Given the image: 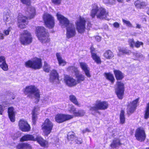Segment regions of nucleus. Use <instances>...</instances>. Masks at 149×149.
<instances>
[{
	"label": "nucleus",
	"instance_id": "nucleus-36",
	"mask_svg": "<svg viewBox=\"0 0 149 149\" xmlns=\"http://www.w3.org/2000/svg\"><path fill=\"white\" fill-rule=\"evenodd\" d=\"M85 113V112L84 111L82 110H79L76 112V113H74V117L82 116H84Z\"/></svg>",
	"mask_w": 149,
	"mask_h": 149
},
{
	"label": "nucleus",
	"instance_id": "nucleus-34",
	"mask_svg": "<svg viewBox=\"0 0 149 149\" xmlns=\"http://www.w3.org/2000/svg\"><path fill=\"white\" fill-rule=\"evenodd\" d=\"M124 113V111L123 110H122L120 114V122L122 124L124 123L125 121Z\"/></svg>",
	"mask_w": 149,
	"mask_h": 149
},
{
	"label": "nucleus",
	"instance_id": "nucleus-52",
	"mask_svg": "<svg viewBox=\"0 0 149 149\" xmlns=\"http://www.w3.org/2000/svg\"><path fill=\"white\" fill-rule=\"evenodd\" d=\"M75 141L78 144H81L82 143V139L80 138L77 139Z\"/></svg>",
	"mask_w": 149,
	"mask_h": 149
},
{
	"label": "nucleus",
	"instance_id": "nucleus-54",
	"mask_svg": "<svg viewBox=\"0 0 149 149\" xmlns=\"http://www.w3.org/2000/svg\"><path fill=\"white\" fill-rule=\"evenodd\" d=\"M10 31V30L9 29H8L7 30H5L3 32L4 34H5L6 35H8L9 34Z\"/></svg>",
	"mask_w": 149,
	"mask_h": 149
},
{
	"label": "nucleus",
	"instance_id": "nucleus-17",
	"mask_svg": "<svg viewBox=\"0 0 149 149\" xmlns=\"http://www.w3.org/2000/svg\"><path fill=\"white\" fill-rule=\"evenodd\" d=\"M64 81L66 84L69 87H73L77 84V81L75 79L67 76L65 77Z\"/></svg>",
	"mask_w": 149,
	"mask_h": 149
},
{
	"label": "nucleus",
	"instance_id": "nucleus-43",
	"mask_svg": "<svg viewBox=\"0 0 149 149\" xmlns=\"http://www.w3.org/2000/svg\"><path fill=\"white\" fill-rule=\"evenodd\" d=\"M103 1L105 3L109 5H113L115 2V0H103Z\"/></svg>",
	"mask_w": 149,
	"mask_h": 149
},
{
	"label": "nucleus",
	"instance_id": "nucleus-45",
	"mask_svg": "<svg viewBox=\"0 0 149 149\" xmlns=\"http://www.w3.org/2000/svg\"><path fill=\"white\" fill-rule=\"evenodd\" d=\"M122 21L123 23L125 24L127 26L130 27L132 26V24L129 21L125 20L123 19Z\"/></svg>",
	"mask_w": 149,
	"mask_h": 149
},
{
	"label": "nucleus",
	"instance_id": "nucleus-12",
	"mask_svg": "<svg viewBox=\"0 0 149 149\" xmlns=\"http://www.w3.org/2000/svg\"><path fill=\"white\" fill-rule=\"evenodd\" d=\"M86 21L83 17H80L79 20L76 23V28L78 32L82 33L84 32L86 29Z\"/></svg>",
	"mask_w": 149,
	"mask_h": 149
},
{
	"label": "nucleus",
	"instance_id": "nucleus-14",
	"mask_svg": "<svg viewBox=\"0 0 149 149\" xmlns=\"http://www.w3.org/2000/svg\"><path fill=\"white\" fill-rule=\"evenodd\" d=\"M73 118V115L58 114L56 116L55 119L57 122L62 123Z\"/></svg>",
	"mask_w": 149,
	"mask_h": 149
},
{
	"label": "nucleus",
	"instance_id": "nucleus-58",
	"mask_svg": "<svg viewBox=\"0 0 149 149\" xmlns=\"http://www.w3.org/2000/svg\"><path fill=\"white\" fill-rule=\"evenodd\" d=\"M3 34L2 33L0 32V39H3L4 38V36Z\"/></svg>",
	"mask_w": 149,
	"mask_h": 149
},
{
	"label": "nucleus",
	"instance_id": "nucleus-1",
	"mask_svg": "<svg viewBox=\"0 0 149 149\" xmlns=\"http://www.w3.org/2000/svg\"><path fill=\"white\" fill-rule=\"evenodd\" d=\"M56 16L62 28L66 27V36L67 38L69 39L74 36L76 33L74 25L70 23L68 19L59 13H57Z\"/></svg>",
	"mask_w": 149,
	"mask_h": 149
},
{
	"label": "nucleus",
	"instance_id": "nucleus-32",
	"mask_svg": "<svg viewBox=\"0 0 149 149\" xmlns=\"http://www.w3.org/2000/svg\"><path fill=\"white\" fill-rule=\"evenodd\" d=\"M3 20L6 22H8L11 20V18L9 13L4 12L3 15Z\"/></svg>",
	"mask_w": 149,
	"mask_h": 149
},
{
	"label": "nucleus",
	"instance_id": "nucleus-38",
	"mask_svg": "<svg viewBox=\"0 0 149 149\" xmlns=\"http://www.w3.org/2000/svg\"><path fill=\"white\" fill-rule=\"evenodd\" d=\"M74 133L72 132L68 133V139L69 141H73L75 138Z\"/></svg>",
	"mask_w": 149,
	"mask_h": 149
},
{
	"label": "nucleus",
	"instance_id": "nucleus-28",
	"mask_svg": "<svg viewBox=\"0 0 149 149\" xmlns=\"http://www.w3.org/2000/svg\"><path fill=\"white\" fill-rule=\"evenodd\" d=\"M69 99L70 101L75 105L80 107V104L78 103L76 97L73 95H71L69 96Z\"/></svg>",
	"mask_w": 149,
	"mask_h": 149
},
{
	"label": "nucleus",
	"instance_id": "nucleus-18",
	"mask_svg": "<svg viewBox=\"0 0 149 149\" xmlns=\"http://www.w3.org/2000/svg\"><path fill=\"white\" fill-rule=\"evenodd\" d=\"M33 139V141H37L41 146L44 147H47V142L43 139L41 136L38 135L35 137L34 136V139Z\"/></svg>",
	"mask_w": 149,
	"mask_h": 149
},
{
	"label": "nucleus",
	"instance_id": "nucleus-15",
	"mask_svg": "<svg viewBox=\"0 0 149 149\" xmlns=\"http://www.w3.org/2000/svg\"><path fill=\"white\" fill-rule=\"evenodd\" d=\"M139 98H138L133 101L130 102L127 108V113L130 114L133 113L136 109Z\"/></svg>",
	"mask_w": 149,
	"mask_h": 149
},
{
	"label": "nucleus",
	"instance_id": "nucleus-42",
	"mask_svg": "<svg viewBox=\"0 0 149 149\" xmlns=\"http://www.w3.org/2000/svg\"><path fill=\"white\" fill-rule=\"evenodd\" d=\"M43 68L44 71L46 72H49L50 70L49 66L45 62H44Z\"/></svg>",
	"mask_w": 149,
	"mask_h": 149
},
{
	"label": "nucleus",
	"instance_id": "nucleus-44",
	"mask_svg": "<svg viewBox=\"0 0 149 149\" xmlns=\"http://www.w3.org/2000/svg\"><path fill=\"white\" fill-rule=\"evenodd\" d=\"M23 149H31L32 147L28 143H23Z\"/></svg>",
	"mask_w": 149,
	"mask_h": 149
},
{
	"label": "nucleus",
	"instance_id": "nucleus-59",
	"mask_svg": "<svg viewBox=\"0 0 149 149\" xmlns=\"http://www.w3.org/2000/svg\"><path fill=\"white\" fill-rule=\"evenodd\" d=\"M95 38L98 41H100L101 40V38L100 36H97L95 37Z\"/></svg>",
	"mask_w": 149,
	"mask_h": 149
},
{
	"label": "nucleus",
	"instance_id": "nucleus-4",
	"mask_svg": "<svg viewBox=\"0 0 149 149\" xmlns=\"http://www.w3.org/2000/svg\"><path fill=\"white\" fill-rule=\"evenodd\" d=\"M108 106L107 102L97 100L90 107L89 110L92 114H94L95 113H100V112L98 111L99 110H105L108 108Z\"/></svg>",
	"mask_w": 149,
	"mask_h": 149
},
{
	"label": "nucleus",
	"instance_id": "nucleus-5",
	"mask_svg": "<svg viewBox=\"0 0 149 149\" xmlns=\"http://www.w3.org/2000/svg\"><path fill=\"white\" fill-rule=\"evenodd\" d=\"M36 35L39 40L42 43L49 42V33L43 26H38L36 29Z\"/></svg>",
	"mask_w": 149,
	"mask_h": 149
},
{
	"label": "nucleus",
	"instance_id": "nucleus-56",
	"mask_svg": "<svg viewBox=\"0 0 149 149\" xmlns=\"http://www.w3.org/2000/svg\"><path fill=\"white\" fill-rule=\"evenodd\" d=\"M19 135L17 134H14V135L13 137V139L14 140H15L18 138L19 137Z\"/></svg>",
	"mask_w": 149,
	"mask_h": 149
},
{
	"label": "nucleus",
	"instance_id": "nucleus-57",
	"mask_svg": "<svg viewBox=\"0 0 149 149\" xmlns=\"http://www.w3.org/2000/svg\"><path fill=\"white\" fill-rule=\"evenodd\" d=\"M90 132V131L88 129V128H86V129H85V130H83L82 131V132L83 133H85L86 132Z\"/></svg>",
	"mask_w": 149,
	"mask_h": 149
},
{
	"label": "nucleus",
	"instance_id": "nucleus-50",
	"mask_svg": "<svg viewBox=\"0 0 149 149\" xmlns=\"http://www.w3.org/2000/svg\"><path fill=\"white\" fill-rule=\"evenodd\" d=\"M16 149H23V143H19L16 146Z\"/></svg>",
	"mask_w": 149,
	"mask_h": 149
},
{
	"label": "nucleus",
	"instance_id": "nucleus-64",
	"mask_svg": "<svg viewBox=\"0 0 149 149\" xmlns=\"http://www.w3.org/2000/svg\"><path fill=\"white\" fill-rule=\"evenodd\" d=\"M146 149H149V148H147Z\"/></svg>",
	"mask_w": 149,
	"mask_h": 149
},
{
	"label": "nucleus",
	"instance_id": "nucleus-40",
	"mask_svg": "<svg viewBox=\"0 0 149 149\" xmlns=\"http://www.w3.org/2000/svg\"><path fill=\"white\" fill-rule=\"evenodd\" d=\"M133 55L134 57V60H137L139 58H142L143 57V55L139 53H133Z\"/></svg>",
	"mask_w": 149,
	"mask_h": 149
},
{
	"label": "nucleus",
	"instance_id": "nucleus-22",
	"mask_svg": "<svg viewBox=\"0 0 149 149\" xmlns=\"http://www.w3.org/2000/svg\"><path fill=\"white\" fill-rule=\"evenodd\" d=\"M134 4L136 7L140 9L143 8L147 5L145 2L141 1L140 0H137L135 1Z\"/></svg>",
	"mask_w": 149,
	"mask_h": 149
},
{
	"label": "nucleus",
	"instance_id": "nucleus-21",
	"mask_svg": "<svg viewBox=\"0 0 149 149\" xmlns=\"http://www.w3.org/2000/svg\"><path fill=\"white\" fill-rule=\"evenodd\" d=\"M90 49L92 54V57L93 59L97 63H101L100 59L95 53V49L93 47H91Z\"/></svg>",
	"mask_w": 149,
	"mask_h": 149
},
{
	"label": "nucleus",
	"instance_id": "nucleus-61",
	"mask_svg": "<svg viewBox=\"0 0 149 149\" xmlns=\"http://www.w3.org/2000/svg\"><path fill=\"white\" fill-rule=\"evenodd\" d=\"M147 13L149 15V9H148V10L147 11Z\"/></svg>",
	"mask_w": 149,
	"mask_h": 149
},
{
	"label": "nucleus",
	"instance_id": "nucleus-46",
	"mask_svg": "<svg viewBox=\"0 0 149 149\" xmlns=\"http://www.w3.org/2000/svg\"><path fill=\"white\" fill-rule=\"evenodd\" d=\"M129 44L131 47H133L135 45V42L133 39H130L129 40Z\"/></svg>",
	"mask_w": 149,
	"mask_h": 149
},
{
	"label": "nucleus",
	"instance_id": "nucleus-37",
	"mask_svg": "<svg viewBox=\"0 0 149 149\" xmlns=\"http://www.w3.org/2000/svg\"><path fill=\"white\" fill-rule=\"evenodd\" d=\"M105 76L107 78L110 80L112 83H113L114 80L113 75L110 73L105 74Z\"/></svg>",
	"mask_w": 149,
	"mask_h": 149
},
{
	"label": "nucleus",
	"instance_id": "nucleus-60",
	"mask_svg": "<svg viewBox=\"0 0 149 149\" xmlns=\"http://www.w3.org/2000/svg\"><path fill=\"white\" fill-rule=\"evenodd\" d=\"M136 27L137 28L140 29L141 28V25L139 24H137Z\"/></svg>",
	"mask_w": 149,
	"mask_h": 149
},
{
	"label": "nucleus",
	"instance_id": "nucleus-11",
	"mask_svg": "<svg viewBox=\"0 0 149 149\" xmlns=\"http://www.w3.org/2000/svg\"><path fill=\"white\" fill-rule=\"evenodd\" d=\"M43 20L46 26L49 28H52L54 25V21L53 17L50 15L45 13L43 17Z\"/></svg>",
	"mask_w": 149,
	"mask_h": 149
},
{
	"label": "nucleus",
	"instance_id": "nucleus-47",
	"mask_svg": "<svg viewBox=\"0 0 149 149\" xmlns=\"http://www.w3.org/2000/svg\"><path fill=\"white\" fill-rule=\"evenodd\" d=\"M21 2L24 4H25L27 5H30L31 3V0H20Z\"/></svg>",
	"mask_w": 149,
	"mask_h": 149
},
{
	"label": "nucleus",
	"instance_id": "nucleus-6",
	"mask_svg": "<svg viewBox=\"0 0 149 149\" xmlns=\"http://www.w3.org/2000/svg\"><path fill=\"white\" fill-rule=\"evenodd\" d=\"M24 93H28V96L31 98H34L38 102L40 98L39 90L35 86H27L24 89Z\"/></svg>",
	"mask_w": 149,
	"mask_h": 149
},
{
	"label": "nucleus",
	"instance_id": "nucleus-33",
	"mask_svg": "<svg viewBox=\"0 0 149 149\" xmlns=\"http://www.w3.org/2000/svg\"><path fill=\"white\" fill-rule=\"evenodd\" d=\"M68 110L70 113H72L73 114V117L74 115V113L76 112V108L74 107V106L72 104H69L68 105Z\"/></svg>",
	"mask_w": 149,
	"mask_h": 149
},
{
	"label": "nucleus",
	"instance_id": "nucleus-23",
	"mask_svg": "<svg viewBox=\"0 0 149 149\" xmlns=\"http://www.w3.org/2000/svg\"><path fill=\"white\" fill-rule=\"evenodd\" d=\"M34 139V136L30 134H26L22 136V137L20 139V141L21 142L28 141H33Z\"/></svg>",
	"mask_w": 149,
	"mask_h": 149
},
{
	"label": "nucleus",
	"instance_id": "nucleus-9",
	"mask_svg": "<svg viewBox=\"0 0 149 149\" xmlns=\"http://www.w3.org/2000/svg\"><path fill=\"white\" fill-rule=\"evenodd\" d=\"M20 41L22 44L27 45L32 42V38L31 33L26 30L24 31L21 34Z\"/></svg>",
	"mask_w": 149,
	"mask_h": 149
},
{
	"label": "nucleus",
	"instance_id": "nucleus-7",
	"mask_svg": "<svg viewBox=\"0 0 149 149\" xmlns=\"http://www.w3.org/2000/svg\"><path fill=\"white\" fill-rule=\"evenodd\" d=\"M25 65L26 67L31 68L34 69H39L42 66L41 59L35 58L32 60H29L25 62Z\"/></svg>",
	"mask_w": 149,
	"mask_h": 149
},
{
	"label": "nucleus",
	"instance_id": "nucleus-10",
	"mask_svg": "<svg viewBox=\"0 0 149 149\" xmlns=\"http://www.w3.org/2000/svg\"><path fill=\"white\" fill-rule=\"evenodd\" d=\"M125 87L124 84L121 81H118L116 84V93L120 99H122L124 95Z\"/></svg>",
	"mask_w": 149,
	"mask_h": 149
},
{
	"label": "nucleus",
	"instance_id": "nucleus-2",
	"mask_svg": "<svg viewBox=\"0 0 149 149\" xmlns=\"http://www.w3.org/2000/svg\"><path fill=\"white\" fill-rule=\"evenodd\" d=\"M29 14L26 17L24 16L21 14H19L18 16V26L21 28H24L27 24L26 21L27 19L33 18L35 15V9L33 7H29L28 8Z\"/></svg>",
	"mask_w": 149,
	"mask_h": 149
},
{
	"label": "nucleus",
	"instance_id": "nucleus-16",
	"mask_svg": "<svg viewBox=\"0 0 149 149\" xmlns=\"http://www.w3.org/2000/svg\"><path fill=\"white\" fill-rule=\"evenodd\" d=\"M19 126L20 129L23 132H28L30 131V127L27 122L23 119L19 121Z\"/></svg>",
	"mask_w": 149,
	"mask_h": 149
},
{
	"label": "nucleus",
	"instance_id": "nucleus-55",
	"mask_svg": "<svg viewBox=\"0 0 149 149\" xmlns=\"http://www.w3.org/2000/svg\"><path fill=\"white\" fill-rule=\"evenodd\" d=\"M3 108L2 106L0 105V115H1L2 114V113L3 112Z\"/></svg>",
	"mask_w": 149,
	"mask_h": 149
},
{
	"label": "nucleus",
	"instance_id": "nucleus-26",
	"mask_svg": "<svg viewBox=\"0 0 149 149\" xmlns=\"http://www.w3.org/2000/svg\"><path fill=\"white\" fill-rule=\"evenodd\" d=\"M58 79V74L56 71L55 70H53L51 72L50 79L52 81H53L54 80Z\"/></svg>",
	"mask_w": 149,
	"mask_h": 149
},
{
	"label": "nucleus",
	"instance_id": "nucleus-3",
	"mask_svg": "<svg viewBox=\"0 0 149 149\" xmlns=\"http://www.w3.org/2000/svg\"><path fill=\"white\" fill-rule=\"evenodd\" d=\"M108 15V12L104 8L100 7L99 8L96 4L93 5L91 11L90 15L93 18L96 16L97 18L100 19L105 18Z\"/></svg>",
	"mask_w": 149,
	"mask_h": 149
},
{
	"label": "nucleus",
	"instance_id": "nucleus-13",
	"mask_svg": "<svg viewBox=\"0 0 149 149\" xmlns=\"http://www.w3.org/2000/svg\"><path fill=\"white\" fill-rule=\"evenodd\" d=\"M135 136L139 141H144L146 139V134L143 128L142 127L137 128L135 131Z\"/></svg>",
	"mask_w": 149,
	"mask_h": 149
},
{
	"label": "nucleus",
	"instance_id": "nucleus-29",
	"mask_svg": "<svg viewBox=\"0 0 149 149\" xmlns=\"http://www.w3.org/2000/svg\"><path fill=\"white\" fill-rule=\"evenodd\" d=\"M104 56L107 59L112 58L114 56L113 52L110 50L107 51L104 54Z\"/></svg>",
	"mask_w": 149,
	"mask_h": 149
},
{
	"label": "nucleus",
	"instance_id": "nucleus-27",
	"mask_svg": "<svg viewBox=\"0 0 149 149\" xmlns=\"http://www.w3.org/2000/svg\"><path fill=\"white\" fill-rule=\"evenodd\" d=\"M118 50L119 51V52L118 54L117 55L119 56H121V53L122 54H129L130 53V51L126 49L125 48L118 47Z\"/></svg>",
	"mask_w": 149,
	"mask_h": 149
},
{
	"label": "nucleus",
	"instance_id": "nucleus-19",
	"mask_svg": "<svg viewBox=\"0 0 149 149\" xmlns=\"http://www.w3.org/2000/svg\"><path fill=\"white\" fill-rule=\"evenodd\" d=\"M79 64L81 68L84 71L86 76L89 78L91 76L87 64L84 62H80Z\"/></svg>",
	"mask_w": 149,
	"mask_h": 149
},
{
	"label": "nucleus",
	"instance_id": "nucleus-35",
	"mask_svg": "<svg viewBox=\"0 0 149 149\" xmlns=\"http://www.w3.org/2000/svg\"><path fill=\"white\" fill-rule=\"evenodd\" d=\"M38 113H37V110H36V108H35L32 111V118L33 122V123H34L36 120L37 119V115Z\"/></svg>",
	"mask_w": 149,
	"mask_h": 149
},
{
	"label": "nucleus",
	"instance_id": "nucleus-8",
	"mask_svg": "<svg viewBox=\"0 0 149 149\" xmlns=\"http://www.w3.org/2000/svg\"><path fill=\"white\" fill-rule=\"evenodd\" d=\"M53 127V124L49 119H47L42 125V129L45 134L47 136L51 132Z\"/></svg>",
	"mask_w": 149,
	"mask_h": 149
},
{
	"label": "nucleus",
	"instance_id": "nucleus-31",
	"mask_svg": "<svg viewBox=\"0 0 149 149\" xmlns=\"http://www.w3.org/2000/svg\"><path fill=\"white\" fill-rule=\"evenodd\" d=\"M121 144L119 139H114L113 140L112 143L111 144L110 146L112 148H116Z\"/></svg>",
	"mask_w": 149,
	"mask_h": 149
},
{
	"label": "nucleus",
	"instance_id": "nucleus-20",
	"mask_svg": "<svg viewBox=\"0 0 149 149\" xmlns=\"http://www.w3.org/2000/svg\"><path fill=\"white\" fill-rule=\"evenodd\" d=\"M8 113L9 118L12 122L15 121V112L13 107H10L8 109Z\"/></svg>",
	"mask_w": 149,
	"mask_h": 149
},
{
	"label": "nucleus",
	"instance_id": "nucleus-53",
	"mask_svg": "<svg viewBox=\"0 0 149 149\" xmlns=\"http://www.w3.org/2000/svg\"><path fill=\"white\" fill-rule=\"evenodd\" d=\"M113 26L114 27L116 28H118L119 27L120 24L118 22H115L113 23Z\"/></svg>",
	"mask_w": 149,
	"mask_h": 149
},
{
	"label": "nucleus",
	"instance_id": "nucleus-63",
	"mask_svg": "<svg viewBox=\"0 0 149 149\" xmlns=\"http://www.w3.org/2000/svg\"><path fill=\"white\" fill-rule=\"evenodd\" d=\"M91 25V24L89 22L88 24V26H90V25Z\"/></svg>",
	"mask_w": 149,
	"mask_h": 149
},
{
	"label": "nucleus",
	"instance_id": "nucleus-51",
	"mask_svg": "<svg viewBox=\"0 0 149 149\" xmlns=\"http://www.w3.org/2000/svg\"><path fill=\"white\" fill-rule=\"evenodd\" d=\"M6 62V61L5 57L2 56H0V63H1Z\"/></svg>",
	"mask_w": 149,
	"mask_h": 149
},
{
	"label": "nucleus",
	"instance_id": "nucleus-25",
	"mask_svg": "<svg viewBox=\"0 0 149 149\" xmlns=\"http://www.w3.org/2000/svg\"><path fill=\"white\" fill-rule=\"evenodd\" d=\"M75 76L77 79V84L85 80V76L81 74L76 73Z\"/></svg>",
	"mask_w": 149,
	"mask_h": 149
},
{
	"label": "nucleus",
	"instance_id": "nucleus-62",
	"mask_svg": "<svg viewBox=\"0 0 149 149\" xmlns=\"http://www.w3.org/2000/svg\"><path fill=\"white\" fill-rule=\"evenodd\" d=\"M117 1L119 2H122L123 0H117Z\"/></svg>",
	"mask_w": 149,
	"mask_h": 149
},
{
	"label": "nucleus",
	"instance_id": "nucleus-41",
	"mask_svg": "<svg viewBox=\"0 0 149 149\" xmlns=\"http://www.w3.org/2000/svg\"><path fill=\"white\" fill-rule=\"evenodd\" d=\"M144 117L146 119L149 117V103L147 104Z\"/></svg>",
	"mask_w": 149,
	"mask_h": 149
},
{
	"label": "nucleus",
	"instance_id": "nucleus-48",
	"mask_svg": "<svg viewBox=\"0 0 149 149\" xmlns=\"http://www.w3.org/2000/svg\"><path fill=\"white\" fill-rule=\"evenodd\" d=\"M52 3L56 5L61 4L62 0H51Z\"/></svg>",
	"mask_w": 149,
	"mask_h": 149
},
{
	"label": "nucleus",
	"instance_id": "nucleus-39",
	"mask_svg": "<svg viewBox=\"0 0 149 149\" xmlns=\"http://www.w3.org/2000/svg\"><path fill=\"white\" fill-rule=\"evenodd\" d=\"M0 67L4 71H6L8 70V67L6 62L0 64Z\"/></svg>",
	"mask_w": 149,
	"mask_h": 149
},
{
	"label": "nucleus",
	"instance_id": "nucleus-24",
	"mask_svg": "<svg viewBox=\"0 0 149 149\" xmlns=\"http://www.w3.org/2000/svg\"><path fill=\"white\" fill-rule=\"evenodd\" d=\"M56 56L60 65L63 66L66 64V62L62 59L59 53H56Z\"/></svg>",
	"mask_w": 149,
	"mask_h": 149
},
{
	"label": "nucleus",
	"instance_id": "nucleus-30",
	"mask_svg": "<svg viewBox=\"0 0 149 149\" xmlns=\"http://www.w3.org/2000/svg\"><path fill=\"white\" fill-rule=\"evenodd\" d=\"M114 73L117 80H121L123 78V74L120 71L114 70Z\"/></svg>",
	"mask_w": 149,
	"mask_h": 149
},
{
	"label": "nucleus",
	"instance_id": "nucleus-49",
	"mask_svg": "<svg viewBox=\"0 0 149 149\" xmlns=\"http://www.w3.org/2000/svg\"><path fill=\"white\" fill-rule=\"evenodd\" d=\"M143 45V43L142 42L137 41L135 43L134 46L137 48H139L140 47L141 45Z\"/></svg>",
	"mask_w": 149,
	"mask_h": 149
}]
</instances>
